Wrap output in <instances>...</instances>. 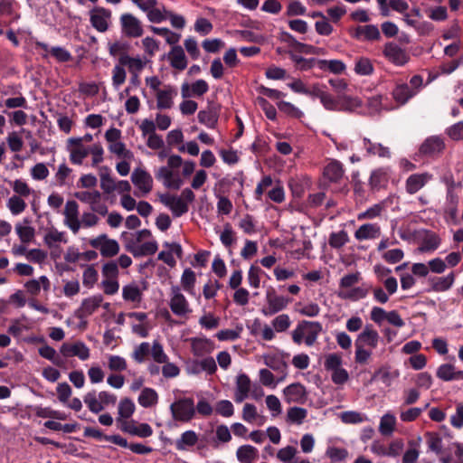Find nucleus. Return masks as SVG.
Segmentation results:
<instances>
[{
    "label": "nucleus",
    "mask_w": 463,
    "mask_h": 463,
    "mask_svg": "<svg viewBox=\"0 0 463 463\" xmlns=\"http://www.w3.org/2000/svg\"><path fill=\"white\" fill-rule=\"evenodd\" d=\"M195 200V194L190 188H184L180 196L165 194L160 202L170 209L174 217H181L189 211V203Z\"/></svg>",
    "instance_id": "obj_1"
},
{
    "label": "nucleus",
    "mask_w": 463,
    "mask_h": 463,
    "mask_svg": "<svg viewBox=\"0 0 463 463\" xmlns=\"http://www.w3.org/2000/svg\"><path fill=\"white\" fill-rule=\"evenodd\" d=\"M321 332L322 325L320 322L302 320L292 331V340L297 345H300L304 340L307 346H312Z\"/></svg>",
    "instance_id": "obj_2"
},
{
    "label": "nucleus",
    "mask_w": 463,
    "mask_h": 463,
    "mask_svg": "<svg viewBox=\"0 0 463 463\" xmlns=\"http://www.w3.org/2000/svg\"><path fill=\"white\" fill-rule=\"evenodd\" d=\"M384 58L395 66H404L410 61V54L394 42H388L383 49Z\"/></svg>",
    "instance_id": "obj_3"
},
{
    "label": "nucleus",
    "mask_w": 463,
    "mask_h": 463,
    "mask_svg": "<svg viewBox=\"0 0 463 463\" xmlns=\"http://www.w3.org/2000/svg\"><path fill=\"white\" fill-rule=\"evenodd\" d=\"M289 354L282 352L280 354H269L263 355V362L271 370L279 373L277 383L282 382L288 376V364L284 358Z\"/></svg>",
    "instance_id": "obj_4"
},
{
    "label": "nucleus",
    "mask_w": 463,
    "mask_h": 463,
    "mask_svg": "<svg viewBox=\"0 0 463 463\" xmlns=\"http://www.w3.org/2000/svg\"><path fill=\"white\" fill-rule=\"evenodd\" d=\"M175 421L188 422L194 418L196 412L203 416L211 415L213 407H169Z\"/></svg>",
    "instance_id": "obj_5"
},
{
    "label": "nucleus",
    "mask_w": 463,
    "mask_h": 463,
    "mask_svg": "<svg viewBox=\"0 0 463 463\" xmlns=\"http://www.w3.org/2000/svg\"><path fill=\"white\" fill-rule=\"evenodd\" d=\"M445 147V142L441 137L430 136L420 145L419 153L423 156L435 157L442 154Z\"/></svg>",
    "instance_id": "obj_6"
},
{
    "label": "nucleus",
    "mask_w": 463,
    "mask_h": 463,
    "mask_svg": "<svg viewBox=\"0 0 463 463\" xmlns=\"http://www.w3.org/2000/svg\"><path fill=\"white\" fill-rule=\"evenodd\" d=\"M169 307L171 311L179 317H184L191 312L189 303L178 286H172L171 288Z\"/></svg>",
    "instance_id": "obj_7"
},
{
    "label": "nucleus",
    "mask_w": 463,
    "mask_h": 463,
    "mask_svg": "<svg viewBox=\"0 0 463 463\" xmlns=\"http://www.w3.org/2000/svg\"><path fill=\"white\" fill-rule=\"evenodd\" d=\"M267 305L262 307L261 313L266 317L273 316L285 309L289 303V298L279 296L275 292H267Z\"/></svg>",
    "instance_id": "obj_8"
},
{
    "label": "nucleus",
    "mask_w": 463,
    "mask_h": 463,
    "mask_svg": "<svg viewBox=\"0 0 463 463\" xmlns=\"http://www.w3.org/2000/svg\"><path fill=\"white\" fill-rule=\"evenodd\" d=\"M119 428L125 433L141 439L148 438L152 436L154 432L152 427L148 423H141L135 420H124L121 422Z\"/></svg>",
    "instance_id": "obj_9"
},
{
    "label": "nucleus",
    "mask_w": 463,
    "mask_h": 463,
    "mask_svg": "<svg viewBox=\"0 0 463 463\" xmlns=\"http://www.w3.org/2000/svg\"><path fill=\"white\" fill-rule=\"evenodd\" d=\"M60 352L64 357L77 356L81 361H86L90 358V348L81 341H76L71 344L63 343Z\"/></svg>",
    "instance_id": "obj_10"
},
{
    "label": "nucleus",
    "mask_w": 463,
    "mask_h": 463,
    "mask_svg": "<svg viewBox=\"0 0 463 463\" xmlns=\"http://www.w3.org/2000/svg\"><path fill=\"white\" fill-rule=\"evenodd\" d=\"M126 242L127 250L133 254L134 257H142L153 255L157 251L158 245L156 241H146L140 243L135 240H129Z\"/></svg>",
    "instance_id": "obj_11"
},
{
    "label": "nucleus",
    "mask_w": 463,
    "mask_h": 463,
    "mask_svg": "<svg viewBox=\"0 0 463 463\" xmlns=\"http://www.w3.org/2000/svg\"><path fill=\"white\" fill-rule=\"evenodd\" d=\"M122 33L132 38L140 37L143 34V28L140 21L131 14H124L120 17Z\"/></svg>",
    "instance_id": "obj_12"
},
{
    "label": "nucleus",
    "mask_w": 463,
    "mask_h": 463,
    "mask_svg": "<svg viewBox=\"0 0 463 463\" xmlns=\"http://www.w3.org/2000/svg\"><path fill=\"white\" fill-rule=\"evenodd\" d=\"M456 275L452 271L446 276H429L427 284L430 286L428 292H445L450 289L455 282Z\"/></svg>",
    "instance_id": "obj_13"
},
{
    "label": "nucleus",
    "mask_w": 463,
    "mask_h": 463,
    "mask_svg": "<svg viewBox=\"0 0 463 463\" xmlns=\"http://www.w3.org/2000/svg\"><path fill=\"white\" fill-rule=\"evenodd\" d=\"M90 245L94 249H99L103 257H113L116 255V240H111L106 234L90 239Z\"/></svg>",
    "instance_id": "obj_14"
},
{
    "label": "nucleus",
    "mask_w": 463,
    "mask_h": 463,
    "mask_svg": "<svg viewBox=\"0 0 463 463\" xmlns=\"http://www.w3.org/2000/svg\"><path fill=\"white\" fill-rule=\"evenodd\" d=\"M285 402L288 403L304 404L307 401V391L304 385L299 383H291L284 391Z\"/></svg>",
    "instance_id": "obj_15"
},
{
    "label": "nucleus",
    "mask_w": 463,
    "mask_h": 463,
    "mask_svg": "<svg viewBox=\"0 0 463 463\" xmlns=\"http://www.w3.org/2000/svg\"><path fill=\"white\" fill-rule=\"evenodd\" d=\"M131 180L143 194H148L153 188V178L146 170L136 168L132 172Z\"/></svg>",
    "instance_id": "obj_16"
},
{
    "label": "nucleus",
    "mask_w": 463,
    "mask_h": 463,
    "mask_svg": "<svg viewBox=\"0 0 463 463\" xmlns=\"http://www.w3.org/2000/svg\"><path fill=\"white\" fill-rule=\"evenodd\" d=\"M428 450L435 453L436 455H442L445 452L451 450L450 445H446L444 437L439 432H427L425 434Z\"/></svg>",
    "instance_id": "obj_17"
},
{
    "label": "nucleus",
    "mask_w": 463,
    "mask_h": 463,
    "mask_svg": "<svg viewBox=\"0 0 463 463\" xmlns=\"http://www.w3.org/2000/svg\"><path fill=\"white\" fill-rule=\"evenodd\" d=\"M252 383L250 377L245 373H240L236 377L234 401L241 403L250 397V391Z\"/></svg>",
    "instance_id": "obj_18"
},
{
    "label": "nucleus",
    "mask_w": 463,
    "mask_h": 463,
    "mask_svg": "<svg viewBox=\"0 0 463 463\" xmlns=\"http://www.w3.org/2000/svg\"><path fill=\"white\" fill-rule=\"evenodd\" d=\"M432 179V175L427 172L411 175L405 182V189L409 194L419 192L426 184Z\"/></svg>",
    "instance_id": "obj_19"
},
{
    "label": "nucleus",
    "mask_w": 463,
    "mask_h": 463,
    "mask_svg": "<svg viewBox=\"0 0 463 463\" xmlns=\"http://www.w3.org/2000/svg\"><path fill=\"white\" fill-rule=\"evenodd\" d=\"M156 178L162 181L166 188L179 189L183 184L182 179L176 175L175 176L172 169L168 166H161L155 174Z\"/></svg>",
    "instance_id": "obj_20"
},
{
    "label": "nucleus",
    "mask_w": 463,
    "mask_h": 463,
    "mask_svg": "<svg viewBox=\"0 0 463 463\" xmlns=\"http://www.w3.org/2000/svg\"><path fill=\"white\" fill-rule=\"evenodd\" d=\"M110 16V11L97 7L90 11V23L96 30L103 33L108 29Z\"/></svg>",
    "instance_id": "obj_21"
},
{
    "label": "nucleus",
    "mask_w": 463,
    "mask_h": 463,
    "mask_svg": "<svg viewBox=\"0 0 463 463\" xmlns=\"http://www.w3.org/2000/svg\"><path fill=\"white\" fill-rule=\"evenodd\" d=\"M353 38L364 41H378L381 39V33L374 24L359 25L351 33Z\"/></svg>",
    "instance_id": "obj_22"
},
{
    "label": "nucleus",
    "mask_w": 463,
    "mask_h": 463,
    "mask_svg": "<svg viewBox=\"0 0 463 463\" xmlns=\"http://www.w3.org/2000/svg\"><path fill=\"white\" fill-rule=\"evenodd\" d=\"M177 90L171 85L165 86L164 90L156 92V107L158 109H171L174 102L173 99L176 97Z\"/></svg>",
    "instance_id": "obj_23"
},
{
    "label": "nucleus",
    "mask_w": 463,
    "mask_h": 463,
    "mask_svg": "<svg viewBox=\"0 0 463 463\" xmlns=\"http://www.w3.org/2000/svg\"><path fill=\"white\" fill-rule=\"evenodd\" d=\"M380 335L378 332L373 328L372 325H366L363 332H361L355 343L375 348L378 345Z\"/></svg>",
    "instance_id": "obj_24"
},
{
    "label": "nucleus",
    "mask_w": 463,
    "mask_h": 463,
    "mask_svg": "<svg viewBox=\"0 0 463 463\" xmlns=\"http://www.w3.org/2000/svg\"><path fill=\"white\" fill-rule=\"evenodd\" d=\"M345 174L343 165L336 160L328 163L323 171L324 177L330 183H339Z\"/></svg>",
    "instance_id": "obj_25"
},
{
    "label": "nucleus",
    "mask_w": 463,
    "mask_h": 463,
    "mask_svg": "<svg viewBox=\"0 0 463 463\" xmlns=\"http://www.w3.org/2000/svg\"><path fill=\"white\" fill-rule=\"evenodd\" d=\"M381 234V228L377 223H364L354 232L357 241L376 239Z\"/></svg>",
    "instance_id": "obj_26"
},
{
    "label": "nucleus",
    "mask_w": 463,
    "mask_h": 463,
    "mask_svg": "<svg viewBox=\"0 0 463 463\" xmlns=\"http://www.w3.org/2000/svg\"><path fill=\"white\" fill-rule=\"evenodd\" d=\"M363 146L369 156H377L383 158L391 157V151L389 147L384 146L381 143H374L370 138H363Z\"/></svg>",
    "instance_id": "obj_27"
},
{
    "label": "nucleus",
    "mask_w": 463,
    "mask_h": 463,
    "mask_svg": "<svg viewBox=\"0 0 463 463\" xmlns=\"http://www.w3.org/2000/svg\"><path fill=\"white\" fill-rule=\"evenodd\" d=\"M69 141L74 145V147L71 150L70 159L71 163L80 165L90 154L89 147L82 145V138H71Z\"/></svg>",
    "instance_id": "obj_28"
},
{
    "label": "nucleus",
    "mask_w": 463,
    "mask_h": 463,
    "mask_svg": "<svg viewBox=\"0 0 463 463\" xmlns=\"http://www.w3.org/2000/svg\"><path fill=\"white\" fill-rule=\"evenodd\" d=\"M15 232L23 243H29L34 238L35 230L31 226V220L24 218L21 222L16 223Z\"/></svg>",
    "instance_id": "obj_29"
},
{
    "label": "nucleus",
    "mask_w": 463,
    "mask_h": 463,
    "mask_svg": "<svg viewBox=\"0 0 463 463\" xmlns=\"http://www.w3.org/2000/svg\"><path fill=\"white\" fill-rule=\"evenodd\" d=\"M236 458L240 463H253L259 458V450L249 444L241 445L237 449Z\"/></svg>",
    "instance_id": "obj_30"
},
{
    "label": "nucleus",
    "mask_w": 463,
    "mask_h": 463,
    "mask_svg": "<svg viewBox=\"0 0 463 463\" xmlns=\"http://www.w3.org/2000/svg\"><path fill=\"white\" fill-rule=\"evenodd\" d=\"M416 95L415 90H411L409 84H398L392 90V97L394 100L400 105L406 104L410 99Z\"/></svg>",
    "instance_id": "obj_31"
},
{
    "label": "nucleus",
    "mask_w": 463,
    "mask_h": 463,
    "mask_svg": "<svg viewBox=\"0 0 463 463\" xmlns=\"http://www.w3.org/2000/svg\"><path fill=\"white\" fill-rule=\"evenodd\" d=\"M169 60L171 66L176 70L184 71L187 67V60L184 49L180 45L172 47Z\"/></svg>",
    "instance_id": "obj_32"
},
{
    "label": "nucleus",
    "mask_w": 463,
    "mask_h": 463,
    "mask_svg": "<svg viewBox=\"0 0 463 463\" xmlns=\"http://www.w3.org/2000/svg\"><path fill=\"white\" fill-rule=\"evenodd\" d=\"M192 352L195 356H203L210 354L213 350V343L207 338H192L191 340Z\"/></svg>",
    "instance_id": "obj_33"
},
{
    "label": "nucleus",
    "mask_w": 463,
    "mask_h": 463,
    "mask_svg": "<svg viewBox=\"0 0 463 463\" xmlns=\"http://www.w3.org/2000/svg\"><path fill=\"white\" fill-rule=\"evenodd\" d=\"M362 106V101L359 98L338 95V102H336V111L353 112Z\"/></svg>",
    "instance_id": "obj_34"
},
{
    "label": "nucleus",
    "mask_w": 463,
    "mask_h": 463,
    "mask_svg": "<svg viewBox=\"0 0 463 463\" xmlns=\"http://www.w3.org/2000/svg\"><path fill=\"white\" fill-rule=\"evenodd\" d=\"M103 298L101 295H95L85 298L80 307L79 308V313L80 317H88L93 314L96 309L101 305Z\"/></svg>",
    "instance_id": "obj_35"
},
{
    "label": "nucleus",
    "mask_w": 463,
    "mask_h": 463,
    "mask_svg": "<svg viewBox=\"0 0 463 463\" xmlns=\"http://www.w3.org/2000/svg\"><path fill=\"white\" fill-rule=\"evenodd\" d=\"M197 441L198 435L196 432L194 430H186L175 441V446L177 450L184 451L194 446Z\"/></svg>",
    "instance_id": "obj_36"
},
{
    "label": "nucleus",
    "mask_w": 463,
    "mask_h": 463,
    "mask_svg": "<svg viewBox=\"0 0 463 463\" xmlns=\"http://www.w3.org/2000/svg\"><path fill=\"white\" fill-rule=\"evenodd\" d=\"M389 168L380 167L371 173L369 184L373 189H380L388 183Z\"/></svg>",
    "instance_id": "obj_37"
},
{
    "label": "nucleus",
    "mask_w": 463,
    "mask_h": 463,
    "mask_svg": "<svg viewBox=\"0 0 463 463\" xmlns=\"http://www.w3.org/2000/svg\"><path fill=\"white\" fill-rule=\"evenodd\" d=\"M118 446L128 449L137 455H146L153 451V448L137 442H128L126 439L118 436Z\"/></svg>",
    "instance_id": "obj_38"
},
{
    "label": "nucleus",
    "mask_w": 463,
    "mask_h": 463,
    "mask_svg": "<svg viewBox=\"0 0 463 463\" xmlns=\"http://www.w3.org/2000/svg\"><path fill=\"white\" fill-rule=\"evenodd\" d=\"M317 67L322 71L328 70L335 74H341L345 71V64L340 60H318Z\"/></svg>",
    "instance_id": "obj_39"
},
{
    "label": "nucleus",
    "mask_w": 463,
    "mask_h": 463,
    "mask_svg": "<svg viewBox=\"0 0 463 463\" xmlns=\"http://www.w3.org/2000/svg\"><path fill=\"white\" fill-rule=\"evenodd\" d=\"M232 439L231 430L226 425H218L215 430V438L213 440V448L219 449L222 443H227Z\"/></svg>",
    "instance_id": "obj_40"
},
{
    "label": "nucleus",
    "mask_w": 463,
    "mask_h": 463,
    "mask_svg": "<svg viewBox=\"0 0 463 463\" xmlns=\"http://www.w3.org/2000/svg\"><path fill=\"white\" fill-rule=\"evenodd\" d=\"M440 238L436 233L427 235L419 246L420 252H430L437 250L440 245Z\"/></svg>",
    "instance_id": "obj_41"
},
{
    "label": "nucleus",
    "mask_w": 463,
    "mask_h": 463,
    "mask_svg": "<svg viewBox=\"0 0 463 463\" xmlns=\"http://www.w3.org/2000/svg\"><path fill=\"white\" fill-rule=\"evenodd\" d=\"M197 118L198 121L208 128H215L218 122L217 114L211 109L199 111Z\"/></svg>",
    "instance_id": "obj_42"
},
{
    "label": "nucleus",
    "mask_w": 463,
    "mask_h": 463,
    "mask_svg": "<svg viewBox=\"0 0 463 463\" xmlns=\"http://www.w3.org/2000/svg\"><path fill=\"white\" fill-rule=\"evenodd\" d=\"M289 57L300 71H308L316 65L317 66L318 60L316 58L307 59L292 52H289Z\"/></svg>",
    "instance_id": "obj_43"
},
{
    "label": "nucleus",
    "mask_w": 463,
    "mask_h": 463,
    "mask_svg": "<svg viewBox=\"0 0 463 463\" xmlns=\"http://www.w3.org/2000/svg\"><path fill=\"white\" fill-rule=\"evenodd\" d=\"M307 411L303 407H290L287 414V420L291 424L300 425L303 423Z\"/></svg>",
    "instance_id": "obj_44"
},
{
    "label": "nucleus",
    "mask_w": 463,
    "mask_h": 463,
    "mask_svg": "<svg viewBox=\"0 0 463 463\" xmlns=\"http://www.w3.org/2000/svg\"><path fill=\"white\" fill-rule=\"evenodd\" d=\"M339 418L345 424H358L367 420V416L355 411H347L339 414Z\"/></svg>",
    "instance_id": "obj_45"
},
{
    "label": "nucleus",
    "mask_w": 463,
    "mask_h": 463,
    "mask_svg": "<svg viewBox=\"0 0 463 463\" xmlns=\"http://www.w3.org/2000/svg\"><path fill=\"white\" fill-rule=\"evenodd\" d=\"M349 241V237L345 230L337 232H332L329 235L328 244L333 249H341Z\"/></svg>",
    "instance_id": "obj_46"
},
{
    "label": "nucleus",
    "mask_w": 463,
    "mask_h": 463,
    "mask_svg": "<svg viewBox=\"0 0 463 463\" xmlns=\"http://www.w3.org/2000/svg\"><path fill=\"white\" fill-rule=\"evenodd\" d=\"M373 65L369 58H359L354 65V71L358 75L368 76L373 72Z\"/></svg>",
    "instance_id": "obj_47"
},
{
    "label": "nucleus",
    "mask_w": 463,
    "mask_h": 463,
    "mask_svg": "<svg viewBox=\"0 0 463 463\" xmlns=\"http://www.w3.org/2000/svg\"><path fill=\"white\" fill-rule=\"evenodd\" d=\"M6 206L13 215H18L25 210L27 204L21 196L13 195L8 199Z\"/></svg>",
    "instance_id": "obj_48"
},
{
    "label": "nucleus",
    "mask_w": 463,
    "mask_h": 463,
    "mask_svg": "<svg viewBox=\"0 0 463 463\" xmlns=\"http://www.w3.org/2000/svg\"><path fill=\"white\" fill-rule=\"evenodd\" d=\"M122 296L127 301L139 302L141 300V291L135 283L125 286L122 289Z\"/></svg>",
    "instance_id": "obj_49"
},
{
    "label": "nucleus",
    "mask_w": 463,
    "mask_h": 463,
    "mask_svg": "<svg viewBox=\"0 0 463 463\" xmlns=\"http://www.w3.org/2000/svg\"><path fill=\"white\" fill-rule=\"evenodd\" d=\"M396 419L393 415L385 414L382 417L379 426V431L383 436H390L393 432Z\"/></svg>",
    "instance_id": "obj_50"
},
{
    "label": "nucleus",
    "mask_w": 463,
    "mask_h": 463,
    "mask_svg": "<svg viewBox=\"0 0 463 463\" xmlns=\"http://www.w3.org/2000/svg\"><path fill=\"white\" fill-rule=\"evenodd\" d=\"M83 435L86 438H93L96 440H99V441H101L103 439L109 440L111 443L116 444V435L107 436L97 428L85 427Z\"/></svg>",
    "instance_id": "obj_51"
},
{
    "label": "nucleus",
    "mask_w": 463,
    "mask_h": 463,
    "mask_svg": "<svg viewBox=\"0 0 463 463\" xmlns=\"http://www.w3.org/2000/svg\"><path fill=\"white\" fill-rule=\"evenodd\" d=\"M242 418L249 423L262 425L264 417L257 411V407H243Z\"/></svg>",
    "instance_id": "obj_52"
},
{
    "label": "nucleus",
    "mask_w": 463,
    "mask_h": 463,
    "mask_svg": "<svg viewBox=\"0 0 463 463\" xmlns=\"http://www.w3.org/2000/svg\"><path fill=\"white\" fill-rule=\"evenodd\" d=\"M383 210L384 205L383 203H375L373 206L369 207L364 212L358 213L357 219L359 221L374 219L376 217H379Z\"/></svg>",
    "instance_id": "obj_53"
},
{
    "label": "nucleus",
    "mask_w": 463,
    "mask_h": 463,
    "mask_svg": "<svg viewBox=\"0 0 463 463\" xmlns=\"http://www.w3.org/2000/svg\"><path fill=\"white\" fill-rule=\"evenodd\" d=\"M150 354L153 360L157 364H163L168 361V356L164 352L163 345L158 341H154L150 349Z\"/></svg>",
    "instance_id": "obj_54"
},
{
    "label": "nucleus",
    "mask_w": 463,
    "mask_h": 463,
    "mask_svg": "<svg viewBox=\"0 0 463 463\" xmlns=\"http://www.w3.org/2000/svg\"><path fill=\"white\" fill-rule=\"evenodd\" d=\"M195 274L191 269H185L181 277V284L188 293H191L195 284Z\"/></svg>",
    "instance_id": "obj_55"
},
{
    "label": "nucleus",
    "mask_w": 463,
    "mask_h": 463,
    "mask_svg": "<svg viewBox=\"0 0 463 463\" xmlns=\"http://www.w3.org/2000/svg\"><path fill=\"white\" fill-rule=\"evenodd\" d=\"M296 453L297 449L294 447L287 446L278 451L277 458L283 463H297Z\"/></svg>",
    "instance_id": "obj_56"
},
{
    "label": "nucleus",
    "mask_w": 463,
    "mask_h": 463,
    "mask_svg": "<svg viewBox=\"0 0 463 463\" xmlns=\"http://www.w3.org/2000/svg\"><path fill=\"white\" fill-rule=\"evenodd\" d=\"M71 173V169L66 164L60 165L54 175V184L64 186L67 184V178L70 176Z\"/></svg>",
    "instance_id": "obj_57"
},
{
    "label": "nucleus",
    "mask_w": 463,
    "mask_h": 463,
    "mask_svg": "<svg viewBox=\"0 0 463 463\" xmlns=\"http://www.w3.org/2000/svg\"><path fill=\"white\" fill-rule=\"evenodd\" d=\"M157 393L155 390L145 388L138 397L140 405H155L157 402Z\"/></svg>",
    "instance_id": "obj_58"
},
{
    "label": "nucleus",
    "mask_w": 463,
    "mask_h": 463,
    "mask_svg": "<svg viewBox=\"0 0 463 463\" xmlns=\"http://www.w3.org/2000/svg\"><path fill=\"white\" fill-rule=\"evenodd\" d=\"M277 106L281 112L290 117L300 118L303 116V112L290 102L281 100L277 103Z\"/></svg>",
    "instance_id": "obj_59"
},
{
    "label": "nucleus",
    "mask_w": 463,
    "mask_h": 463,
    "mask_svg": "<svg viewBox=\"0 0 463 463\" xmlns=\"http://www.w3.org/2000/svg\"><path fill=\"white\" fill-rule=\"evenodd\" d=\"M271 324L276 332L281 333L288 329L291 325V321L288 315L281 314L276 317L272 320Z\"/></svg>",
    "instance_id": "obj_60"
},
{
    "label": "nucleus",
    "mask_w": 463,
    "mask_h": 463,
    "mask_svg": "<svg viewBox=\"0 0 463 463\" xmlns=\"http://www.w3.org/2000/svg\"><path fill=\"white\" fill-rule=\"evenodd\" d=\"M438 378L443 381H452L456 379L455 367L450 364H441L437 370Z\"/></svg>",
    "instance_id": "obj_61"
},
{
    "label": "nucleus",
    "mask_w": 463,
    "mask_h": 463,
    "mask_svg": "<svg viewBox=\"0 0 463 463\" xmlns=\"http://www.w3.org/2000/svg\"><path fill=\"white\" fill-rule=\"evenodd\" d=\"M150 344L147 342H143L139 345H137L133 353V358L137 363H143L146 358L150 354Z\"/></svg>",
    "instance_id": "obj_62"
},
{
    "label": "nucleus",
    "mask_w": 463,
    "mask_h": 463,
    "mask_svg": "<svg viewBox=\"0 0 463 463\" xmlns=\"http://www.w3.org/2000/svg\"><path fill=\"white\" fill-rule=\"evenodd\" d=\"M6 142L8 144L10 150L15 153L21 151L24 145L22 137L16 131H12L8 134L6 137Z\"/></svg>",
    "instance_id": "obj_63"
},
{
    "label": "nucleus",
    "mask_w": 463,
    "mask_h": 463,
    "mask_svg": "<svg viewBox=\"0 0 463 463\" xmlns=\"http://www.w3.org/2000/svg\"><path fill=\"white\" fill-rule=\"evenodd\" d=\"M446 134L454 141L463 140V121L453 124L446 129Z\"/></svg>",
    "instance_id": "obj_64"
}]
</instances>
